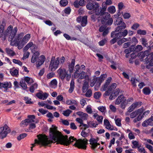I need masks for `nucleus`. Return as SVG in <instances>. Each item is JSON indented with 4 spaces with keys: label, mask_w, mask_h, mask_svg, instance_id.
<instances>
[{
    "label": "nucleus",
    "mask_w": 153,
    "mask_h": 153,
    "mask_svg": "<svg viewBox=\"0 0 153 153\" xmlns=\"http://www.w3.org/2000/svg\"><path fill=\"white\" fill-rule=\"evenodd\" d=\"M49 137L44 134H39L37 135L38 140L36 139L35 143L32 144L33 147L36 146V144L41 145L44 146H47L52 143H57V144H60L66 146H68L71 143L75 141L74 146L79 149H86V145L88 144V140L86 138L77 140L74 137L71 136L68 139V136H64L57 130V127L52 125V127L49 130Z\"/></svg>",
    "instance_id": "f257e3e1"
},
{
    "label": "nucleus",
    "mask_w": 153,
    "mask_h": 153,
    "mask_svg": "<svg viewBox=\"0 0 153 153\" xmlns=\"http://www.w3.org/2000/svg\"><path fill=\"white\" fill-rule=\"evenodd\" d=\"M24 36L23 33H21L18 35V39L15 42H13V45L17 46L19 49L20 50L23 48L24 45L27 42L30 38V35L27 34Z\"/></svg>",
    "instance_id": "f03ea898"
},
{
    "label": "nucleus",
    "mask_w": 153,
    "mask_h": 153,
    "mask_svg": "<svg viewBox=\"0 0 153 153\" xmlns=\"http://www.w3.org/2000/svg\"><path fill=\"white\" fill-rule=\"evenodd\" d=\"M7 30V32L8 33L11 31L9 38V41L10 42V45L13 46H15V45H13L12 44L13 42L15 43L18 39V36L14 39V38L17 32V27H15L13 30L12 27L11 26H10L8 27Z\"/></svg>",
    "instance_id": "7ed1b4c3"
},
{
    "label": "nucleus",
    "mask_w": 153,
    "mask_h": 153,
    "mask_svg": "<svg viewBox=\"0 0 153 153\" xmlns=\"http://www.w3.org/2000/svg\"><path fill=\"white\" fill-rule=\"evenodd\" d=\"M143 111V108H141L133 112L130 114V117L131 118H134L138 116L136 118L134 119L133 122L134 123H136L137 122L140 121L141 120L142 117H141V115L142 114Z\"/></svg>",
    "instance_id": "20e7f679"
},
{
    "label": "nucleus",
    "mask_w": 153,
    "mask_h": 153,
    "mask_svg": "<svg viewBox=\"0 0 153 153\" xmlns=\"http://www.w3.org/2000/svg\"><path fill=\"white\" fill-rule=\"evenodd\" d=\"M59 61L60 58L59 57L56 58L55 60L54 56L51 57L49 67V68L51 71H55L58 68Z\"/></svg>",
    "instance_id": "39448f33"
},
{
    "label": "nucleus",
    "mask_w": 153,
    "mask_h": 153,
    "mask_svg": "<svg viewBox=\"0 0 153 153\" xmlns=\"http://www.w3.org/2000/svg\"><path fill=\"white\" fill-rule=\"evenodd\" d=\"M10 131V129L7 125L0 128V137L2 139L6 137L7 134Z\"/></svg>",
    "instance_id": "423d86ee"
},
{
    "label": "nucleus",
    "mask_w": 153,
    "mask_h": 153,
    "mask_svg": "<svg viewBox=\"0 0 153 153\" xmlns=\"http://www.w3.org/2000/svg\"><path fill=\"white\" fill-rule=\"evenodd\" d=\"M87 8L89 10H93L94 11L100 9V5L97 2H88V4L86 5Z\"/></svg>",
    "instance_id": "0eeeda50"
},
{
    "label": "nucleus",
    "mask_w": 153,
    "mask_h": 153,
    "mask_svg": "<svg viewBox=\"0 0 153 153\" xmlns=\"http://www.w3.org/2000/svg\"><path fill=\"white\" fill-rule=\"evenodd\" d=\"M28 119L22 120L20 124L21 125H24L26 126H27L29 124L33 122H35L34 119L35 118V117L34 115H29L28 116Z\"/></svg>",
    "instance_id": "6e6552de"
},
{
    "label": "nucleus",
    "mask_w": 153,
    "mask_h": 153,
    "mask_svg": "<svg viewBox=\"0 0 153 153\" xmlns=\"http://www.w3.org/2000/svg\"><path fill=\"white\" fill-rule=\"evenodd\" d=\"M106 10V8L105 7H102L100 9V11H102V13L100 16H102V20H107L111 17V16L107 12H105Z\"/></svg>",
    "instance_id": "1a4fd4ad"
},
{
    "label": "nucleus",
    "mask_w": 153,
    "mask_h": 153,
    "mask_svg": "<svg viewBox=\"0 0 153 153\" xmlns=\"http://www.w3.org/2000/svg\"><path fill=\"white\" fill-rule=\"evenodd\" d=\"M99 140L98 137L96 139L91 138L89 140L90 144L91 145V148L93 150H94L97 147L100 145L99 143H98Z\"/></svg>",
    "instance_id": "9d476101"
},
{
    "label": "nucleus",
    "mask_w": 153,
    "mask_h": 153,
    "mask_svg": "<svg viewBox=\"0 0 153 153\" xmlns=\"http://www.w3.org/2000/svg\"><path fill=\"white\" fill-rule=\"evenodd\" d=\"M117 84L116 83H112L109 87L108 90L106 91L104 93L105 96H108L112 94L114 89L116 88Z\"/></svg>",
    "instance_id": "9b49d317"
},
{
    "label": "nucleus",
    "mask_w": 153,
    "mask_h": 153,
    "mask_svg": "<svg viewBox=\"0 0 153 153\" xmlns=\"http://www.w3.org/2000/svg\"><path fill=\"white\" fill-rule=\"evenodd\" d=\"M38 59V60L36 62V66L37 68L42 65L45 60V57L44 55H41Z\"/></svg>",
    "instance_id": "f8f14e48"
},
{
    "label": "nucleus",
    "mask_w": 153,
    "mask_h": 153,
    "mask_svg": "<svg viewBox=\"0 0 153 153\" xmlns=\"http://www.w3.org/2000/svg\"><path fill=\"white\" fill-rule=\"evenodd\" d=\"M85 72L82 71L80 74H78V75H77V76H78L77 77L74 78H78L81 79H86L87 80L89 81L90 78L89 76L87 75H85Z\"/></svg>",
    "instance_id": "ddd939ff"
},
{
    "label": "nucleus",
    "mask_w": 153,
    "mask_h": 153,
    "mask_svg": "<svg viewBox=\"0 0 153 153\" xmlns=\"http://www.w3.org/2000/svg\"><path fill=\"white\" fill-rule=\"evenodd\" d=\"M112 78L111 77H108L107 79L106 80L105 83L104 85L102 86L101 89L102 91H106L111 81Z\"/></svg>",
    "instance_id": "4468645a"
},
{
    "label": "nucleus",
    "mask_w": 153,
    "mask_h": 153,
    "mask_svg": "<svg viewBox=\"0 0 153 153\" xmlns=\"http://www.w3.org/2000/svg\"><path fill=\"white\" fill-rule=\"evenodd\" d=\"M57 71L61 79H64L66 76V74L67 73L66 70L64 68L62 69L59 68Z\"/></svg>",
    "instance_id": "2eb2a0df"
},
{
    "label": "nucleus",
    "mask_w": 153,
    "mask_h": 153,
    "mask_svg": "<svg viewBox=\"0 0 153 153\" xmlns=\"http://www.w3.org/2000/svg\"><path fill=\"white\" fill-rule=\"evenodd\" d=\"M94 11L95 14H92L91 16V19L94 21H96L98 18V16H100V15L102 13V11H100V9L97 10H94Z\"/></svg>",
    "instance_id": "dca6fc26"
},
{
    "label": "nucleus",
    "mask_w": 153,
    "mask_h": 153,
    "mask_svg": "<svg viewBox=\"0 0 153 153\" xmlns=\"http://www.w3.org/2000/svg\"><path fill=\"white\" fill-rule=\"evenodd\" d=\"M126 101V99L124 96L123 95H120L117 99L115 102V104L118 105L120 103L125 102Z\"/></svg>",
    "instance_id": "f3484780"
},
{
    "label": "nucleus",
    "mask_w": 153,
    "mask_h": 153,
    "mask_svg": "<svg viewBox=\"0 0 153 153\" xmlns=\"http://www.w3.org/2000/svg\"><path fill=\"white\" fill-rule=\"evenodd\" d=\"M36 97L40 99L45 100L48 97L49 94L46 93H42L39 92L36 94Z\"/></svg>",
    "instance_id": "a211bd4d"
},
{
    "label": "nucleus",
    "mask_w": 153,
    "mask_h": 153,
    "mask_svg": "<svg viewBox=\"0 0 153 153\" xmlns=\"http://www.w3.org/2000/svg\"><path fill=\"white\" fill-rule=\"evenodd\" d=\"M75 62V59H72L71 60V63L68 64V70L70 73H72L73 72Z\"/></svg>",
    "instance_id": "6ab92c4d"
},
{
    "label": "nucleus",
    "mask_w": 153,
    "mask_h": 153,
    "mask_svg": "<svg viewBox=\"0 0 153 153\" xmlns=\"http://www.w3.org/2000/svg\"><path fill=\"white\" fill-rule=\"evenodd\" d=\"M142 125L143 127H146L148 126H153V120L151 117L148 119L145 120L142 124Z\"/></svg>",
    "instance_id": "aec40b11"
},
{
    "label": "nucleus",
    "mask_w": 153,
    "mask_h": 153,
    "mask_svg": "<svg viewBox=\"0 0 153 153\" xmlns=\"http://www.w3.org/2000/svg\"><path fill=\"white\" fill-rule=\"evenodd\" d=\"M39 54L40 53L39 52H35L32 56L31 59V62L32 63H34L37 61Z\"/></svg>",
    "instance_id": "412c9836"
},
{
    "label": "nucleus",
    "mask_w": 153,
    "mask_h": 153,
    "mask_svg": "<svg viewBox=\"0 0 153 153\" xmlns=\"http://www.w3.org/2000/svg\"><path fill=\"white\" fill-rule=\"evenodd\" d=\"M115 31H112L111 33V37L112 38L114 37L117 41L120 39L122 37V35L121 33L118 32L115 33Z\"/></svg>",
    "instance_id": "4be33fe9"
},
{
    "label": "nucleus",
    "mask_w": 153,
    "mask_h": 153,
    "mask_svg": "<svg viewBox=\"0 0 153 153\" xmlns=\"http://www.w3.org/2000/svg\"><path fill=\"white\" fill-rule=\"evenodd\" d=\"M104 124L105 126V128L108 129L110 130H114L113 126L110 124L109 121L107 119H105L104 120Z\"/></svg>",
    "instance_id": "5701e85b"
},
{
    "label": "nucleus",
    "mask_w": 153,
    "mask_h": 153,
    "mask_svg": "<svg viewBox=\"0 0 153 153\" xmlns=\"http://www.w3.org/2000/svg\"><path fill=\"white\" fill-rule=\"evenodd\" d=\"M149 55V52L148 51H146L144 52H141L138 54V57L142 59L141 60H143V59L145 56H148Z\"/></svg>",
    "instance_id": "b1692460"
},
{
    "label": "nucleus",
    "mask_w": 153,
    "mask_h": 153,
    "mask_svg": "<svg viewBox=\"0 0 153 153\" xmlns=\"http://www.w3.org/2000/svg\"><path fill=\"white\" fill-rule=\"evenodd\" d=\"M5 51L7 54L10 56H13L15 55V53L13 51V49L8 48H5Z\"/></svg>",
    "instance_id": "393cba45"
},
{
    "label": "nucleus",
    "mask_w": 153,
    "mask_h": 153,
    "mask_svg": "<svg viewBox=\"0 0 153 153\" xmlns=\"http://www.w3.org/2000/svg\"><path fill=\"white\" fill-rule=\"evenodd\" d=\"M122 25L117 26L115 28V31L119 32L121 31L122 30L125 29L126 27V25L124 22L123 23Z\"/></svg>",
    "instance_id": "a878e982"
},
{
    "label": "nucleus",
    "mask_w": 153,
    "mask_h": 153,
    "mask_svg": "<svg viewBox=\"0 0 153 153\" xmlns=\"http://www.w3.org/2000/svg\"><path fill=\"white\" fill-rule=\"evenodd\" d=\"M3 88H4L6 91L8 88H10L11 87L12 85L10 82H5L3 83Z\"/></svg>",
    "instance_id": "bb28decb"
},
{
    "label": "nucleus",
    "mask_w": 153,
    "mask_h": 153,
    "mask_svg": "<svg viewBox=\"0 0 153 153\" xmlns=\"http://www.w3.org/2000/svg\"><path fill=\"white\" fill-rule=\"evenodd\" d=\"M87 17L84 16L82 17L81 22V25L82 27L85 26L87 24Z\"/></svg>",
    "instance_id": "cd10ccee"
},
{
    "label": "nucleus",
    "mask_w": 153,
    "mask_h": 153,
    "mask_svg": "<svg viewBox=\"0 0 153 153\" xmlns=\"http://www.w3.org/2000/svg\"><path fill=\"white\" fill-rule=\"evenodd\" d=\"M132 144L133 145L132 146L133 149H137L140 145H142L141 143L140 144L138 141L134 140L132 141Z\"/></svg>",
    "instance_id": "c85d7f7f"
},
{
    "label": "nucleus",
    "mask_w": 153,
    "mask_h": 153,
    "mask_svg": "<svg viewBox=\"0 0 153 153\" xmlns=\"http://www.w3.org/2000/svg\"><path fill=\"white\" fill-rule=\"evenodd\" d=\"M24 81L26 82L28 84H30L33 83L34 81L32 78L28 76H26L24 77Z\"/></svg>",
    "instance_id": "c756f323"
},
{
    "label": "nucleus",
    "mask_w": 153,
    "mask_h": 153,
    "mask_svg": "<svg viewBox=\"0 0 153 153\" xmlns=\"http://www.w3.org/2000/svg\"><path fill=\"white\" fill-rule=\"evenodd\" d=\"M113 22V19L112 18H109L107 22H105V21L102 20L101 22L102 24H105V25H111Z\"/></svg>",
    "instance_id": "7c9ffc66"
},
{
    "label": "nucleus",
    "mask_w": 153,
    "mask_h": 153,
    "mask_svg": "<svg viewBox=\"0 0 153 153\" xmlns=\"http://www.w3.org/2000/svg\"><path fill=\"white\" fill-rule=\"evenodd\" d=\"M128 41L127 38L123 37L121 38L117 41V44L119 45H121L123 43H124L125 42Z\"/></svg>",
    "instance_id": "2f4dec72"
},
{
    "label": "nucleus",
    "mask_w": 153,
    "mask_h": 153,
    "mask_svg": "<svg viewBox=\"0 0 153 153\" xmlns=\"http://www.w3.org/2000/svg\"><path fill=\"white\" fill-rule=\"evenodd\" d=\"M89 86L88 82L85 81L84 82L82 87L83 92H85L88 88Z\"/></svg>",
    "instance_id": "473e14b6"
},
{
    "label": "nucleus",
    "mask_w": 153,
    "mask_h": 153,
    "mask_svg": "<svg viewBox=\"0 0 153 153\" xmlns=\"http://www.w3.org/2000/svg\"><path fill=\"white\" fill-rule=\"evenodd\" d=\"M74 83L73 80H72L71 82L70 88L68 90L69 93H72L74 91Z\"/></svg>",
    "instance_id": "72a5a7b5"
},
{
    "label": "nucleus",
    "mask_w": 153,
    "mask_h": 153,
    "mask_svg": "<svg viewBox=\"0 0 153 153\" xmlns=\"http://www.w3.org/2000/svg\"><path fill=\"white\" fill-rule=\"evenodd\" d=\"M122 22V18L121 17H119L116 19V21H114V23L115 25H118L123 24Z\"/></svg>",
    "instance_id": "f704fd0d"
},
{
    "label": "nucleus",
    "mask_w": 153,
    "mask_h": 153,
    "mask_svg": "<svg viewBox=\"0 0 153 153\" xmlns=\"http://www.w3.org/2000/svg\"><path fill=\"white\" fill-rule=\"evenodd\" d=\"M80 69L79 65V64L76 65L75 67V71L74 73V77H77L78 76H77L78 75V74H79V70Z\"/></svg>",
    "instance_id": "c9c22d12"
},
{
    "label": "nucleus",
    "mask_w": 153,
    "mask_h": 153,
    "mask_svg": "<svg viewBox=\"0 0 153 153\" xmlns=\"http://www.w3.org/2000/svg\"><path fill=\"white\" fill-rule=\"evenodd\" d=\"M10 72L13 76H16L18 74V71L16 69H11L10 70Z\"/></svg>",
    "instance_id": "e433bc0d"
},
{
    "label": "nucleus",
    "mask_w": 153,
    "mask_h": 153,
    "mask_svg": "<svg viewBox=\"0 0 153 153\" xmlns=\"http://www.w3.org/2000/svg\"><path fill=\"white\" fill-rule=\"evenodd\" d=\"M38 87V85L36 83H35L33 85L30 87V91L31 93H33L34 90L36 89Z\"/></svg>",
    "instance_id": "4c0bfd02"
},
{
    "label": "nucleus",
    "mask_w": 153,
    "mask_h": 153,
    "mask_svg": "<svg viewBox=\"0 0 153 153\" xmlns=\"http://www.w3.org/2000/svg\"><path fill=\"white\" fill-rule=\"evenodd\" d=\"M143 93L146 95H149L151 93V90L149 88L146 87L143 89Z\"/></svg>",
    "instance_id": "58836bf2"
},
{
    "label": "nucleus",
    "mask_w": 153,
    "mask_h": 153,
    "mask_svg": "<svg viewBox=\"0 0 153 153\" xmlns=\"http://www.w3.org/2000/svg\"><path fill=\"white\" fill-rule=\"evenodd\" d=\"M66 104L68 105L74 104L75 105H77V101L75 100H67L66 101Z\"/></svg>",
    "instance_id": "ea45409f"
},
{
    "label": "nucleus",
    "mask_w": 153,
    "mask_h": 153,
    "mask_svg": "<svg viewBox=\"0 0 153 153\" xmlns=\"http://www.w3.org/2000/svg\"><path fill=\"white\" fill-rule=\"evenodd\" d=\"M20 85L22 88L23 89L25 90L27 89V85L24 80L22 79L20 80Z\"/></svg>",
    "instance_id": "a19ab883"
},
{
    "label": "nucleus",
    "mask_w": 153,
    "mask_h": 153,
    "mask_svg": "<svg viewBox=\"0 0 153 153\" xmlns=\"http://www.w3.org/2000/svg\"><path fill=\"white\" fill-rule=\"evenodd\" d=\"M153 66V54L151 55V59L150 60L149 62L148 65L146 66V68L148 69H150L151 67Z\"/></svg>",
    "instance_id": "79ce46f5"
},
{
    "label": "nucleus",
    "mask_w": 153,
    "mask_h": 153,
    "mask_svg": "<svg viewBox=\"0 0 153 153\" xmlns=\"http://www.w3.org/2000/svg\"><path fill=\"white\" fill-rule=\"evenodd\" d=\"M108 11L111 13H114L116 11L115 7L114 6H111L108 8Z\"/></svg>",
    "instance_id": "37998d69"
},
{
    "label": "nucleus",
    "mask_w": 153,
    "mask_h": 153,
    "mask_svg": "<svg viewBox=\"0 0 153 153\" xmlns=\"http://www.w3.org/2000/svg\"><path fill=\"white\" fill-rule=\"evenodd\" d=\"M33 43L32 42H30L28 43L24 48L23 50L24 51H26L29 48H31Z\"/></svg>",
    "instance_id": "c03bdc74"
},
{
    "label": "nucleus",
    "mask_w": 153,
    "mask_h": 153,
    "mask_svg": "<svg viewBox=\"0 0 153 153\" xmlns=\"http://www.w3.org/2000/svg\"><path fill=\"white\" fill-rule=\"evenodd\" d=\"M89 127L91 128H95L98 125V124L97 122L94 123L93 122H90L88 123Z\"/></svg>",
    "instance_id": "a18cd8bd"
},
{
    "label": "nucleus",
    "mask_w": 153,
    "mask_h": 153,
    "mask_svg": "<svg viewBox=\"0 0 153 153\" xmlns=\"http://www.w3.org/2000/svg\"><path fill=\"white\" fill-rule=\"evenodd\" d=\"M71 112L72 111L71 110L68 109L66 110L63 111L62 112V114L65 116L68 117Z\"/></svg>",
    "instance_id": "49530a36"
},
{
    "label": "nucleus",
    "mask_w": 153,
    "mask_h": 153,
    "mask_svg": "<svg viewBox=\"0 0 153 153\" xmlns=\"http://www.w3.org/2000/svg\"><path fill=\"white\" fill-rule=\"evenodd\" d=\"M27 135V134L26 133H23L20 134L17 137V139L18 140H20L21 139L24 138Z\"/></svg>",
    "instance_id": "de8ad7c7"
},
{
    "label": "nucleus",
    "mask_w": 153,
    "mask_h": 153,
    "mask_svg": "<svg viewBox=\"0 0 153 153\" xmlns=\"http://www.w3.org/2000/svg\"><path fill=\"white\" fill-rule=\"evenodd\" d=\"M101 95V94L100 92H95L94 95V98L96 99H99Z\"/></svg>",
    "instance_id": "09e8293b"
},
{
    "label": "nucleus",
    "mask_w": 153,
    "mask_h": 153,
    "mask_svg": "<svg viewBox=\"0 0 153 153\" xmlns=\"http://www.w3.org/2000/svg\"><path fill=\"white\" fill-rule=\"evenodd\" d=\"M59 3L61 6L65 7L67 5L68 2L67 0H61Z\"/></svg>",
    "instance_id": "8fccbe9b"
},
{
    "label": "nucleus",
    "mask_w": 153,
    "mask_h": 153,
    "mask_svg": "<svg viewBox=\"0 0 153 153\" xmlns=\"http://www.w3.org/2000/svg\"><path fill=\"white\" fill-rule=\"evenodd\" d=\"M131 82L132 84L134 87L136 86V83L138 82V80L134 78H132L131 79Z\"/></svg>",
    "instance_id": "3c124183"
},
{
    "label": "nucleus",
    "mask_w": 153,
    "mask_h": 153,
    "mask_svg": "<svg viewBox=\"0 0 153 153\" xmlns=\"http://www.w3.org/2000/svg\"><path fill=\"white\" fill-rule=\"evenodd\" d=\"M118 6L119 11L122 10L123 9H124L125 7V6L123 4L122 2H120L119 3Z\"/></svg>",
    "instance_id": "603ef678"
},
{
    "label": "nucleus",
    "mask_w": 153,
    "mask_h": 153,
    "mask_svg": "<svg viewBox=\"0 0 153 153\" xmlns=\"http://www.w3.org/2000/svg\"><path fill=\"white\" fill-rule=\"evenodd\" d=\"M107 75L106 74H103L101 75L100 77L98 78H99L100 82H102L103 81L105 80V78L107 77Z\"/></svg>",
    "instance_id": "864d4df0"
},
{
    "label": "nucleus",
    "mask_w": 153,
    "mask_h": 153,
    "mask_svg": "<svg viewBox=\"0 0 153 153\" xmlns=\"http://www.w3.org/2000/svg\"><path fill=\"white\" fill-rule=\"evenodd\" d=\"M140 102H136L133 103L130 106L132 108H133L134 110L138 106L139 104H140Z\"/></svg>",
    "instance_id": "5fc2aeb1"
},
{
    "label": "nucleus",
    "mask_w": 153,
    "mask_h": 153,
    "mask_svg": "<svg viewBox=\"0 0 153 153\" xmlns=\"http://www.w3.org/2000/svg\"><path fill=\"white\" fill-rule=\"evenodd\" d=\"M122 91L119 88H117L114 91V94L115 97H117L120 93H121Z\"/></svg>",
    "instance_id": "6e6d98bb"
},
{
    "label": "nucleus",
    "mask_w": 153,
    "mask_h": 153,
    "mask_svg": "<svg viewBox=\"0 0 153 153\" xmlns=\"http://www.w3.org/2000/svg\"><path fill=\"white\" fill-rule=\"evenodd\" d=\"M92 94V91L90 89H89L87 91L86 94H85V96L87 97H90L91 96Z\"/></svg>",
    "instance_id": "4d7b16f0"
},
{
    "label": "nucleus",
    "mask_w": 153,
    "mask_h": 153,
    "mask_svg": "<svg viewBox=\"0 0 153 153\" xmlns=\"http://www.w3.org/2000/svg\"><path fill=\"white\" fill-rule=\"evenodd\" d=\"M141 145H140L137 148L138 151L140 152V153H142L145 151L144 147L142 146Z\"/></svg>",
    "instance_id": "13d9d810"
},
{
    "label": "nucleus",
    "mask_w": 153,
    "mask_h": 153,
    "mask_svg": "<svg viewBox=\"0 0 153 153\" xmlns=\"http://www.w3.org/2000/svg\"><path fill=\"white\" fill-rule=\"evenodd\" d=\"M114 120H115L116 124L117 126H121V120L120 118H115Z\"/></svg>",
    "instance_id": "bf43d9fd"
},
{
    "label": "nucleus",
    "mask_w": 153,
    "mask_h": 153,
    "mask_svg": "<svg viewBox=\"0 0 153 153\" xmlns=\"http://www.w3.org/2000/svg\"><path fill=\"white\" fill-rule=\"evenodd\" d=\"M13 62L14 63L18 64L20 66H22V63L21 61L15 59H13Z\"/></svg>",
    "instance_id": "052dcab7"
},
{
    "label": "nucleus",
    "mask_w": 153,
    "mask_h": 153,
    "mask_svg": "<svg viewBox=\"0 0 153 153\" xmlns=\"http://www.w3.org/2000/svg\"><path fill=\"white\" fill-rule=\"evenodd\" d=\"M142 44L145 47L148 45L147 40L145 38H143L140 39Z\"/></svg>",
    "instance_id": "680f3d73"
},
{
    "label": "nucleus",
    "mask_w": 153,
    "mask_h": 153,
    "mask_svg": "<svg viewBox=\"0 0 153 153\" xmlns=\"http://www.w3.org/2000/svg\"><path fill=\"white\" fill-rule=\"evenodd\" d=\"M137 33L140 35H145L146 34V32L145 30H137Z\"/></svg>",
    "instance_id": "e2e57ef3"
},
{
    "label": "nucleus",
    "mask_w": 153,
    "mask_h": 153,
    "mask_svg": "<svg viewBox=\"0 0 153 153\" xmlns=\"http://www.w3.org/2000/svg\"><path fill=\"white\" fill-rule=\"evenodd\" d=\"M143 49L142 46L140 45H137L135 48V51L139 52L142 50Z\"/></svg>",
    "instance_id": "0e129e2a"
},
{
    "label": "nucleus",
    "mask_w": 153,
    "mask_h": 153,
    "mask_svg": "<svg viewBox=\"0 0 153 153\" xmlns=\"http://www.w3.org/2000/svg\"><path fill=\"white\" fill-rule=\"evenodd\" d=\"M123 17L125 19H128L131 17L130 13H125L123 14Z\"/></svg>",
    "instance_id": "69168bd1"
},
{
    "label": "nucleus",
    "mask_w": 153,
    "mask_h": 153,
    "mask_svg": "<svg viewBox=\"0 0 153 153\" xmlns=\"http://www.w3.org/2000/svg\"><path fill=\"white\" fill-rule=\"evenodd\" d=\"M121 33L122 36H123V37L126 36L128 34V31L126 29L124 30L123 31L120 32Z\"/></svg>",
    "instance_id": "338daca9"
},
{
    "label": "nucleus",
    "mask_w": 153,
    "mask_h": 153,
    "mask_svg": "<svg viewBox=\"0 0 153 153\" xmlns=\"http://www.w3.org/2000/svg\"><path fill=\"white\" fill-rule=\"evenodd\" d=\"M146 146L152 153H153V147L152 146L146 144Z\"/></svg>",
    "instance_id": "774afa93"
}]
</instances>
